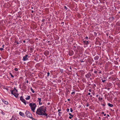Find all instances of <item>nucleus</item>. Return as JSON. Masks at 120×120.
<instances>
[{"label": "nucleus", "mask_w": 120, "mask_h": 120, "mask_svg": "<svg viewBox=\"0 0 120 120\" xmlns=\"http://www.w3.org/2000/svg\"><path fill=\"white\" fill-rule=\"evenodd\" d=\"M46 107L44 106L40 107L38 108L36 112V113L39 115H43L47 116V114L45 113L46 110Z\"/></svg>", "instance_id": "obj_1"}, {"label": "nucleus", "mask_w": 120, "mask_h": 120, "mask_svg": "<svg viewBox=\"0 0 120 120\" xmlns=\"http://www.w3.org/2000/svg\"><path fill=\"white\" fill-rule=\"evenodd\" d=\"M29 105L31 107V110L33 111L34 112V110L35 109L37 106L36 105L35 103H30Z\"/></svg>", "instance_id": "obj_2"}, {"label": "nucleus", "mask_w": 120, "mask_h": 120, "mask_svg": "<svg viewBox=\"0 0 120 120\" xmlns=\"http://www.w3.org/2000/svg\"><path fill=\"white\" fill-rule=\"evenodd\" d=\"M26 114L28 117L31 118L33 120H36V119L33 118L32 116V115L31 113L29 111L26 110Z\"/></svg>", "instance_id": "obj_3"}, {"label": "nucleus", "mask_w": 120, "mask_h": 120, "mask_svg": "<svg viewBox=\"0 0 120 120\" xmlns=\"http://www.w3.org/2000/svg\"><path fill=\"white\" fill-rule=\"evenodd\" d=\"M28 55L27 54L23 57V61H25L28 60Z\"/></svg>", "instance_id": "obj_4"}, {"label": "nucleus", "mask_w": 120, "mask_h": 120, "mask_svg": "<svg viewBox=\"0 0 120 120\" xmlns=\"http://www.w3.org/2000/svg\"><path fill=\"white\" fill-rule=\"evenodd\" d=\"M11 91V94H14V93H16L18 91L16 89L15 87L14 88L13 90Z\"/></svg>", "instance_id": "obj_5"}, {"label": "nucleus", "mask_w": 120, "mask_h": 120, "mask_svg": "<svg viewBox=\"0 0 120 120\" xmlns=\"http://www.w3.org/2000/svg\"><path fill=\"white\" fill-rule=\"evenodd\" d=\"M91 75V74L90 72H89L85 75V77L89 79L90 77V76Z\"/></svg>", "instance_id": "obj_6"}, {"label": "nucleus", "mask_w": 120, "mask_h": 120, "mask_svg": "<svg viewBox=\"0 0 120 120\" xmlns=\"http://www.w3.org/2000/svg\"><path fill=\"white\" fill-rule=\"evenodd\" d=\"M10 120H18L16 116H13Z\"/></svg>", "instance_id": "obj_7"}, {"label": "nucleus", "mask_w": 120, "mask_h": 120, "mask_svg": "<svg viewBox=\"0 0 120 120\" xmlns=\"http://www.w3.org/2000/svg\"><path fill=\"white\" fill-rule=\"evenodd\" d=\"M2 101L6 105H7L8 104V102L7 101H5L4 99H1Z\"/></svg>", "instance_id": "obj_8"}, {"label": "nucleus", "mask_w": 120, "mask_h": 120, "mask_svg": "<svg viewBox=\"0 0 120 120\" xmlns=\"http://www.w3.org/2000/svg\"><path fill=\"white\" fill-rule=\"evenodd\" d=\"M38 101H39V105H41L42 104V103L41 102V98H38Z\"/></svg>", "instance_id": "obj_9"}, {"label": "nucleus", "mask_w": 120, "mask_h": 120, "mask_svg": "<svg viewBox=\"0 0 120 120\" xmlns=\"http://www.w3.org/2000/svg\"><path fill=\"white\" fill-rule=\"evenodd\" d=\"M19 114L20 115L23 117H25V115L24 114L23 112H19Z\"/></svg>", "instance_id": "obj_10"}, {"label": "nucleus", "mask_w": 120, "mask_h": 120, "mask_svg": "<svg viewBox=\"0 0 120 120\" xmlns=\"http://www.w3.org/2000/svg\"><path fill=\"white\" fill-rule=\"evenodd\" d=\"M69 54L70 56H71L73 54V51H71L69 52Z\"/></svg>", "instance_id": "obj_11"}, {"label": "nucleus", "mask_w": 120, "mask_h": 120, "mask_svg": "<svg viewBox=\"0 0 120 120\" xmlns=\"http://www.w3.org/2000/svg\"><path fill=\"white\" fill-rule=\"evenodd\" d=\"M16 98H17L19 94L18 93H14V94H13Z\"/></svg>", "instance_id": "obj_12"}, {"label": "nucleus", "mask_w": 120, "mask_h": 120, "mask_svg": "<svg viewBox=\"0 0 120 120\" xmlns=\"http://www.w3.org/2000/svg\"><path fill=\"white\" fill-rule=\"evenodd\" d=\"M99 58V56H97L94 57V59L95 60H97Z\"/></svg>", "instance_id": "obj_13"}, {"label": "nucleus", "mask_w": 120, "mask_h": 120, "mask_svg": "<svg viewBox=\"0 0 120 120\" xmlns=\"http://www.w3.org/2000/svg\"><path fill=\"white\" fill-rule=\"evenodd\" d=\"M108 105L109 106L111 107H112L113 106V105L112 104H110V103H108Z\"/></svg>", "instance_id": "obj_14"}, {"label": "nucleus", "mask_w": 120, "mask_h": 120, "mask_svg": "<svg viewBox=\"0 0 120 120\" xmlns=\"http://www.w3.org/2000/svg\"><path fill=\"white\" fill-rule=\"evenodd\" d=\"M30 96H27V97L26 98V100H29L30 99Z\"/></svg>", "instance_id": "obj_15"}, {"label": "nucleus", "mask_w": 120, "mask_h": 120, "mask_svg": "<svg viewBox=\"0 0 120 120\" xmlns=\"http://www.w3.org/2000/svg\"><path fill=\"white\" fill-rule=\"evenodd\" d=\"M84 43L86 45H87L89 44V42L88 41H84Z\"/></svg>", "instance_id": "obj_16"}, {"label": "nucleus", "mask_w": 120, "mask_h": 120, "mask_svg": "<svg viewBox=\"0 0 120 120\" xmlns=\"http://www.w3.org/2000/svg\"><path fill=\"white\" fill-rule=\"evenodd\" d=\"M22 101L23 102L25 105H26V101L25 99L24 100Z\"/></svg>", "instance_id": "obj_17"}, {"label": "nucleus", "mask_w": 120, "mask_h": 120, "mask_svg": "<svg viewBox=\"0 0 120 120\" xmlns=\"http://www.w3.org/2000/svg\"><path fill=\"white\" fill-rule=\"evenodd\" d=\"M20 99L22 101H23L24 100V99L23 98L22 96L20 97Z\"/></svg>", "instance_id": "obj_18"}, {"label": "nucleus", "mask_w": 120, "mask_h": 120, "mask_svg": "<svg viewBox=\"0 0 120 120\" xmlns=\"http://www.w3.org/2000/svg\"><path fill=\"white\" fill-rule=\"evenodd\" d=\"M20 99L22 101H23L24 100V99L23 98L22 96L20 97Z\"/></svg>", "instance_id": "obj_19"}, {"label": "nucleus", "mask_w": 120, "mask_h": 120, "mask_svg": "<svg viewBox=\"0 0 120 120\" xmlns=\"http://www.w3.org/2000/svg\"><path fill=\"white\" fill-rule=\"evenodd\" d=\"M98 99L100 101H101L103 100V98H102L100 97H99Z\"/></svg>", "instance_id": "obj_20"}, {"label": "nucleus", "mask_w": 120, "mask_h": 120, "mask_svg": "<svg viewBox=\"0 0 120 120\" xmlns=\"http://www.w3.org/2000/svg\"><path fill=\"white\" fill-rule=\"evenodd\" d=\"M31 90L33 93H34L35 92V91L32 88H31Z\"/></svg>", "instance_id": "obj_21"}, {"label": "nucleus", "mask_w": 120, "mask_h": 120, "mask_svg": "<svg viewBox=\"0 0 120 120\" xmlns=\"http://www.w3.org/2000/svg\"><path fill=\"white\" fill-rule=\"evenodd\" d=\"M10 74V75L11 76V77L12 78H13L14 77V76L12 75L11 73H9Z\"/></svg>", "instance_id": "obj_22"}, {"label": "nucleus", "mask_w": 120, "mask_h": 120, "mask_svg": "<svg viewBox=\"0 0 120 120\" xmlns=\"http://www.w3.org/2000/svg\"><path fill=\"white\" fill-rule=\"evenodd\" d=\"M49 75H50V73H49V72H47V76L48 77L49 76Z\"/></svg>", "instance_id": "obj_23"}, {"label": "nucleus", "mask_w": 120, "mask_h": 120, "mask_svg": "<svg viewBox=\"0 0 120 120\" xmlns=\"http://www.w3.org/2000/svg\"><path fill=\"white\" fill-rule=\"evenodd\" d=\"M94 73H96V74L97 75L98 74H97V71L96 70H94Z\"/></svg>", "instance_id": "obj_24"}, {"label": "nucleus", "mask_w": 120, "mask_h": 120, "mask_svg": "<svg viewBox=\"0 0 120 120\" xmlns=\"http://www.w3.org/2000/svg\"><path fill=\"white\" fill-rule=\"evenodd\" d=\"M14 70L15 71H17L18 70V69L17 68H15Z\"/></svg>", "instance_id": "obj_25"}, {"label": "nucleus", "mask_w": 120, "mask_h": 120, "mask_svg": "<svg viewBox=\"0 0 120 120\" xmlns=\"http://www.w3.org/2000/svg\"><path fill=\"white\" fill-rule=\"evenodd\" d=\"M70 109V111L71 112H72L73 111V110L72 108H71Z\"/></svg>", "instance_id": "obj_26"}, {"label": "nucleus", "mask_w": 120, "mask_h": 120, "mask_svg": "<svg viewBox=\"0 0 120 120\" xmlns=\"http://www.w3.org/2000/svg\"><path fill=\"white\" fill-rule=\"evenodd\" d=\"M66 111L67 112H69V109H66Z\"/></svg>", "instance_id": "obj_27"}, {"label": "nucleus", "mask_w": 120, "mask_h": 120, "mask_svg": "<svg viewBox=\"0 0 120 120\" xmlns=\"http://www.w3.org/2000/svg\"><path fill=\"white\" fill-rule=\"evenodd\" d=\"M102 82L103 83H104L106 81L105 80H102Z\"/></svg>", "instance_id": "obj_28"}, {"label": "nucleus", "mask_w": 120, "mask_h": 120, "mask_svg": "<svg viewBox=\"0 0 120 120\" xmlns=\"http://www.w3.org/2000/svg\"><path fill=\"white\" fill-rule=\"evenodd\" d=\"M4 50V49L2 48H0V50L1 51H2Z\"/></svg>", "instance_id": "obj_29"}, {"label": "nucleus", "mask_w": 120, "mask_h": 120, "mask_svg": "<svg viewBox=\"0 0 120 120\" xmlns=\"http://www.w3.org/2000/svg\"><path fill=\"white\" fill-rule=\"evenodd\" d=\"M45 21V19H42V22L44 23L45 22V21Z\"/></svg>", "instance_id": "obj_30"}, {"label": "nucleus", "mask_w": 120, "mask_h": 120, "mask_svg": "<svg viewBox=\"0 0 120 120\" xmlns=\"http://www.w3.org/2000/svg\"><path fill=\"white\" fill-rule=\"evenodd\" d=\"M64 8H65L66 10H67V7H66V6H64Z\"/></svg>", "instance_id": "obj_31"}, {"label": "nucleus", "mask_w": 120, "mask_h": 120, "mask_svg": "<svg viewBox=\"0 0 120 120\" xmlns=\"http://www.w3.org/2000/svg\"><path fill=\"white\" fill-rule=\"evenodd\" d=\"M75 92H72V93H71V94H75Z\"/></svg>", "instance_id": "obj_32"}, {"label": "nucleus", "mask_w": 120, "mask_h": 120, "mask_svg": "<svg viewBox=\"0 0 120 120\" xmlns=\"http://www.w3.org/2000/svg\"><path fill=\"white\" fill-rule=\"evenodd\" d=\"M104 112L103 111L101 112V113L102 114H104Z\"/></svg>", "instance_id": "obj_33"}, {"label": "nucleus", "mask_w": 120, "mask_h": 120, "mask_svg": "<svg viewBox=\"0 0 120 120\" xmlns=\"http://www.w3.org/2000/svg\"><path fill=\"white\" fill-rule=\"evenodd\" d=\"M85 38L86 39H88V37H86Z\"/></svg>", "instance_id": "obj_34"}, {"label": "nucleus", "mask_w": 120, "mask_h": 120, "mask_svg": "<svg viewBox=\"0 0 120 120\" xmlns=\"http://www.w3.org/2000/svg\"><path fill=\"white\" fill-rule=\"evenodd\" d=\"M61 111V109H59L58 110V112H60V111Z\"/></svg>", "instance_id": "obj_35"}, {"label": "nucleus", "mask_w": 120, "mask_h": 120, "mask_svg": "<svg viewBox=\"0 0 120 120\" xmlns=\"http://www.w3.org/2000/svg\"><path fill=\"white\" fill-rule=\"evenodd\" d=\"M102 105L103 106H105L106 105V104H102Z\"/></svg>", "instance_id": "obj_36"}, {"label": "nucleus", "mask_w": 120, "mask_h": 120, "mask_svg": "<svg viewBox=\"0 0 120 120\" xmlns=\"http://www.w3.org/2000/svg\"><path fill=\"white\" fill-rule=\"evenodd\" d=\"M89 91L90 92H91L92 91V90L91 89H89Z\"/></svg>", "instance_id": "obj_37"}, {"label": "nucleus", "mask_w": 120, "mask_h": 120, "mask_svg": "<svg viewBox=\"0 0 120 120\" xmlns=\"http://www.w3.org/2000/svg\"><path fill=\"white\" fill-rule=\"evenodd\" d=\"M69 118L70 119H71L72 118V117L71 116H69Z\"/></svg>", "instance_id": "obj_38"}, {"label": "nucleus", "mask_w": 120, "mask_h": 120, "mask_svg": "<svg viewBox=\"0 0 120 120\" xmlns=\"http://www.w3.org/2000/svg\"><path fill=\"white\" fill-rule=\"evenodd\" d=\"M101 71H100L98 73L99 74H101Z\"/></svg>", "instance_id": "obj_39"}, {"label": "nucleus", "mask_w": 120, "mask_h": 120, "mask_svg": "<svg viewBox=\"0 0 120 120\" xmlns=\"http://www.w3.org/2000/svg\"><path fill=\"white\" fill-rule=\"evenodd\" d=\"M47 104L49 105L50 104V102H48V103Z\"/></svg>", "instance_id": "obj_40"}, {"label": "nucleus", "mask_w": 120, "mask_h": 120, "mask_svg": "<svg viewBox=\"0 0 120 120\" xmlns=\"http://www.w3.org/2000/svg\"><path fill=\"white\" fill-rule=\"evenodd\" d=\"M69 68H70V70H71V71H71V67H70Z\"/></svg>", "instance_id": "obj_41"}, {"label": "nucleus", "mask_w": 120, "mask_h": 120, "mask_svg": "<svg viewBox=\"0 0 120 120\" xmlns=\"http://www.w3.org/2000/svg\"><path fill=\"white\" fill-rule=\"evenodd\" d=\"M2 47L3 48H4V45H3Z\"/></svg>", "instance_id": "obj_42"}, {"label": "nucleus", "mask_w": 120, "mask_h": 120, "mask_svg": "<svg viewBox=\"0 0 120 120\" xmlns=\"http://www.w3.org/2000/svg\"><path fill=\"white\" fill-rule=\"evenodd\" d=\"M94 87H96V85L95 84H94Z\"/></svg>", "instance_id": "obj_43"}, {"label": "nucleus", "mask_w": 120, "mask_h": 120, "mask_svg": "<svg viewBox=\"0 0 120 120\" xmlns=\"http://www.w3.org/2000/svg\"><path fill=\"white\" fill-rule=\"evenodd\" d=\"M69 115H70V116H71L72 115V114H71L70 113H69Z\"/></svg>", "instance_id": "obj_44"}, {"label": "nucleus", "mask_w": 120, "mask_h": 120, "mask_svg": "<svg viewBox=\"0 0 120 120\" xmlns=\"http://www.w3.org/2000/svg\"><path fill=\"white\" fill-rule=\"evenodd\" d=\"M70 101V99H68V101Z\"/></svg>", "instance_id": "obj_45"}, {"label": "nucleus", "mask_w": 120, "mask_h": 120, "mask_svg": "<svg viewBox=\"0 0 120 120\" xmlns=\"http://www.w3.org/2000/svg\"><path fill=\"white\" fill-rule=\"evenodd\" d=\"M94 34L95 35H96L97 34L96 33V32H94Z\"/></svg>", "instance_id": "obj_46"}, {"label": "nucleus", "mask_w": 120, "mask_h": 120, "mask_svg": "<svg viewBox=\"0 0 120 120\" xmlns=\"http://www.w3.org/2000/svg\"><path fill=\"white\" fill-rule=\"evenodd\" d=\"M90 93H88V95H90Z\"/></svg>", "instance_id": "obj_47"}, {"label": "nucleus", "mask_w": 120, "mask_h": 120, "mask_svg": "<svg viewBox=\"0 0 120 120\" xmlns=\"http://www.w3.org/2000/svg\"><path fill=\"white\" fill-rule=\"evenodd\" d=\"M71 116V117H73L74 116H73V115H72Z\"/></svg>", "instance_id": "obj_48"}, {"label": "nucleus", "mask_w": 120, "mask_h": 120, "mask_svg": "<svg viewBox=\"0 0 120 120\" xmlns=\"http://www.w3.org/2000/svg\"><path fill=\"white\" fill-rule=\"evenodd\" d=\"M81 62H84V61H83V60H81Z\"/></svg>", "instance_id": "obj_49"}, {"label": "nucleus", "mask_w": 120, "mask_h": 120, "mask_svg": "<svg viewBox=\"0 0 120 120\" xmlns=\"http://www.w3.org/2000/svg\"><path fill=\"white\" fill-rule=\"evenodd\" d=\"M23 42L24 43H25V42H26V41H23Z\"/></svg>", "instance_id": "obj_50"}, {"label": "nucleus", "mask_w": 120, "mask_h": 120, "mask_svg": "<svg viewBox=\"0 0 120 120\" xmlns=\"http://www.w3.org/2000/svg\"><path fill=\"white\" fill-rule=\"evenodd\" d=\"M98 95H97L96 96V97H98Z\"/></svg>", "instance_id": "obj_51"}, {"label": "nucleus", "mask_w": 120, "mask_h": 120, "mask_svg": "<svg viewBox=\"0 0 120 120\" xmlns=\"http://www.w3.org/2000/svg\"><path fill=\"white\" fill-rule=\"evenodd\" d=\"M89 105L88 104H87L86 105V106H88Z\"/></svg>", "instance_id": "obj_52"}, {"label": "nucleus", "mask_w": 120, "mask_h": 120, "mask_svg": "<svg viewBox=\"0 0 120 120\" xmlns=\"http://www.w3.org/2000/svg\"><path fill=\"white\" fill-rule=\"evenodd\" d=\"M106 115V114H104V116H105Z\"/></svg>", "instance_id": "obj_53"}, {"label": "nucleus", "mask_w": 120, "mask_h": 120, "mask_svg": "<svg viewBox=\"0 0 120 120\" xmlns=\"http://www.w3.org/2000/svg\"><path fill=\"white\" fill-rule=\"evenodd\" d=\"M28 81L27 80L26 81V82H27V83H28Z\"/></svg>", "instance_id": "obj_54"}, {"label": "nucleus", "mask_w": 120, "mask_h": 120, "mask_svg": "<svg viewBox=\"0 0 120 120\" xmlns=\"http://www.w3.org/2000/svg\"><path fill=\"white\" fill-rule=\"evenodd\" d=\"M34 12V11H31V12L32 13H33V12Z\"/></svg>", "instance_id": "obj_55"}, {"label": "nucleus", "mask_w": 120, "mask_h": 120, "mask_svg": "<svg viewBox=\"0 0 120 120\" xmlns=\"http://www.w3.org/2000/svg\"><path fill=\"white\" fill-rule=\"evenodd\" d=\"M16 43L17 44H19V42H17Z\"/></svg>", "instance_id": "obj_56"}, {"label": "nucleus", "mask_w": 120, "mask_h": 120, "mask_svg": "<svg viewBox=\"0 0 120 120\" xmlns=\"http://www.w3.org/2000/svg\"><path fill=\"white\" fill-rule=\"evenodd\" d=\"M107 116H109V114H107Z\"/></svg>", "instance_id": "obj_57"}, {"label": "nucleus", "mask_w": 120, "mask_h": 120, "mask_svg": "<svg viewBox=\"0 0 120 120\" xmlns=\"http://www.w3.org/2000/svg\"><path fill=\"white\" fill-rule=\"evenodd\" d=\"M2 114H3V115H4V113L3 112Z\"/></svg>", "instance_id": "obj_58"}, {"label": "nucleus", "mask_w": 120, "mask_h": 120, "mask_svg": "<svg viewBox=\"0 0 120 120\" xmlns=\"http://www.w3.org/2000/svg\"><path fill=\"white\" fill-rule=\"evenodd\" d=\"M90 97H92V95H91L90 96Z\"/></svg>", "instance_id": "obj_59"}, {"label": "nucleus", "mask_w": 120, "mask_h": 120, "mask_svg": "<svg viewBox=\"0 0 120 120\" xmlns=\"http://www.w3.org/2000/svg\"><path fill=\"white\" fill-rule=\"evenodd\" d=\"M62 113V112H59V113Z\"/></svg>", "instance_id": "obj_60"}, {"label": "nucleus", "mask_w": 120, "mask_h": 120, "mask_svg": "<svg viewBox=\"0 0 120 120\" xmlns=\"http://www.w3.org/2000/svg\"><path fill=\"white\" fill-rule=\"evenodd\" d=\"M31 8V9H33V7H32Z\"/></svg>", "instance_id": "obj_61"}, {"label": "nucleus", "mask_w": 120, "mask_h": 120, "mask_svg": "<svg viewBox=\"0 0 120 120\" xmlns=\"http://www.w3.org/2000/svg\"><path fill=\"white\" fill-rule=\"evenodd\" d=\"M49 42H50V41H48V42L49 43Z\"/></svg>", "instance_id": "obj_62"}, {"label": "nucleus", "mask_w": 120, "mask_h": 120, "mask_svg": "<svg viewBox=\"0 0 120 120\" xmlns=\"http://www.w3.org/2000/svg\"><path fill=\"white\" fill-rule=\"evenodd\" d=\"M112 18L113 19H114V17H112Z\"/></svg>", "instance_id": "obj_63"}, {"label": "nucleus", "mask_w": 120, "mask_h": 120, "mask_svg": "<svg viewBox=\"0 0 120 120\" xmlns=\"http://www.w3.org/2000/svg\"><path fill=\"white\" fill-rule=\"evenodd\" d=\"M1 58L0 57V60Z\"/></svg>", "instance_id": "obj_64"}]
</instances>
